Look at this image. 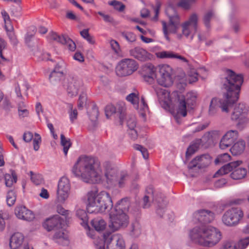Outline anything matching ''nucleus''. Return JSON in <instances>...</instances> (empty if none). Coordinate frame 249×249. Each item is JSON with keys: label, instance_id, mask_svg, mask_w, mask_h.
I'll list each match as a JSON object with an SVG mask.
<instances>
[{"label": "nucleus", "instance_id": "obj_34", "mask_svg": "<svg viewBox=\"0 0 249 249\" xmlns=\"http://www.w3.org/2000/svg\"><path fill=\"white\" fill-rule=\"evenodd\" d=\"M245 142L243 140H239L234 143L230 148V151L233 156H238L243 153L245 149Z\"/></svg>", "mask_w": 249, "mask_h": 249}, {"label": "nucleus", "instance_id": "obj_7", "mask_svg": "<svg viewBox=\"0 0 249 249\" xmlns=\"http://www.w3.org/2000/svg\"><path fill=\"white\" fill-rule=\"evenodd\" d=\"M138 68L137 62L132 59L126 58L122 60L116 67V72L120 77L132 74Z\"/></svg>", "mask_w": 249, "mask_h": 249}, {"label": "nucleus", "instance_id": "obj_28", "mask_svg": "<svg viewBox=\"0 0 249 249\" xmlns=\"http://www.w3.org/2000/svg\"><path fill=\"white\" fill-rule=\"evenodd\" d=\"M53 241L57 244L63 246H68L69 244V235L64 230H59L55 231L53 236Z\"/></svg>", "mask_w": 249, "mask_h": 249}, {"label": "nucleus", "instance_id": "obj_38", "mask_svg": "<svg viewBox=\"0 0 249 249\" xmlns=\"http://www.w3.org/2000/svg\"><path fill=\"white\" fill-rule=\"evenodd\" d=\"M64 72H57L52 71L49 75V79L53 85H57L60 82L61 80L64 77Z\"/></svg>", "mask_w": 249, "mask_h": 249}, {"label": "nucleus", "instance_id": "obj_51", "mask_svg": "<svg viewBox=\"0 0 249 249\" xmlns=\"http://www.w3.org/2000/svg\"><path fill=\"white\" fill-rule=\"evenodd\" d=\"M121 35L128 42H133L136 40V36L132 32H122Z\"/></svg>", "mask_w": 249, "mask_h": 249}, {"label": "nucleus", "instance_id": "obj_15", "mask_svg": "<svg viewBox=\"0 0 249 249\" xmlns=\"http://www.w3.org/2000/svg\"><path fill=\"white\" fill-rule=\"evenodd\" d=\"M211 163V157L208 154L197 156L188 164L190 170H199L208 167Z\"/></svg>", "mask_w": 249, "mask_h": 249}, {"label": "nucleus", "instance_id": "obj_64", "mask_svg": "<svg viewBox=\"0 0 249 249\" xmlns=\"http://www.w3.org/2000/svg\"><path fill=\"white\" fill-rule=\"evenodd\" d=\"M221 249H236V247L234 243L227 242L224 244Z\"/></svg>", "mask_w": 249, "mask_h": 249}, {"label": "nucleus", "instance_id": "obj_1", "mask_svg": "<svg viewBox=\"0 0 249 249\" xmlns=\"http://www.w3.org/2000/svg\"><path fill=\"white\" fill-rule=\"evenodd\" d=\"M224 77L221 78V89L223 92L224 100L213 98L211 101L209 115L213 116L218 109L228 112L231 107L239 99L241 87L244 81L243 75L237 74L233 71L226 69Z\"/></svg>", "mask_w": 249, "mask_h": 249}, {"label": "nucleus", "instance_id": "obj_11", "mask_svg": "<svg viewBox=\"0 0 249 249\" xmlns=\"http://www.w3.org/2000/svg\"><path fill=\"white\" fill-rule=\"evenodd\" d=\"M105 111L107 118L114 114L115 117L119 119V124H123L126 115V108L124 103L117 104L116 107L112 105H108L106 107Z\"/></svg>", "mask_w": 249, "mask_h": 249}, {"label": "nucleus", "instance_id": "obj_48", "mask_svg": "<svg viewBox=\"0 0 249 249\" xmlns=\"http://www.w3.org/2000/svg\"><path fill=\"white\" fill-rule=\"evenodd\" d=\"M16 200V196L15 193L11 190L8 192L7 197H6V201L7 204L9 206H11L15 204V202Z\"/></svg>", "mask_w": 249, "mask_h": 249}, {"label": "nucleus", "instance_id": "obj_42", "mask_svg": "<svg viewBox=\"0 0 249 249\" xmlns=\"http://www.w3.org/2000/svg\"><path fill=\"white\" fill-rule=\"evenodd\" d=\"M214 16V13L213 10H209L203 16L202 18L203 23L207 29L211 28V20Z\"/></svg>", "mask_w": 249, "mask_h": 249}, {"label": "nucleus", "instance_id": "obj_10", "mask_svg": "<svg viewBox=\"0 0 249 249\" xmlns=\"http://www.w3.org/2000/svg\"><path fill=\"white\" fill-rule=\"evenodd\" d=\"M82 85V80L75 75H69L64 82V86L67 87L68 94L71 97L78 94Z\"/></svg>", "mask_w": 249, "mask_h": 249}, {"label": "nucleus", "instance_id": "obj_59", "mask_svg": "<svg viewBox=\"0 0 249 249\" xmlns=\"http://www.w3.org/2000/svg\"><path fill=\"white\" fill-rule=\"evenodd\" d=\"M41 137L37 133H35V138L33 139L34 149L37 151L39 148V143L41 142Z\"/></svg>", "mask_w": 249, "mask_h": 249}, {"label": "nucleus", "instance_id": "obj_19", "mask_svg": "<svg viewBox=\"0 0 249 249\" xmlns=\"http://www.w3.org/2000/svg\"><path fill=\"white\" fill-rule=\"evenodd\" d=\"M198 16L196 14H192L188 20L182 25V33L186 37H188L191 34V30L193 29L195 32H196L198 22Z\"/></svg>", "mask_w": 249, "mask_h": 249}, {"label": "nucleus", "instance_id": "obj_54", "mask_svg": "<svg viewBox=\"0 0 249 249\" xmlns=\"http://www.w3.org/2000/svg\"><path fill=\"white\" fill-rule=\"evenodd\" d=\"M126 124L129 129L135 128L136 126L135 117L133 115L129 116L126 121Z\"/></svg>", "mask_w": 249, "mask_h": 249}, {"label": "nucleus", "instance_id": "obj_50", "mask_svg": "<svg viewBox=\"0 0 249 249\" xmlns=\"http://www.w3.org/2000/svg\"><path fill=\"white\" fill-rule=\"evenodd\" d=\"M67 107L69 108L70 119L71 123H73L77 117V111L76 109L72 110V105L70 103L67 104Z\"/></svg>", "mask_w": 249, "mask_h": 249}, {"label": "nucleus", "instance_id": "obj_57", "mask_svg": "<svg viewBox=\"0 0 249 249\" xmlns=\"http://www.w3.org/2000/svg\"><path fill=\"white\" fill-rule=\"evenodd\" d=\"M98 14L101 16L105 22L107 23H113L114 22V18L111 16L105 14L102 12L99 11L97 12Z\"/></svg>", "mask_w": 249, "mask_h": 249}, {"label": "nucleus", "instance_id": "obj_29", "mask_svg": "<svg viewBox=\"0 0 249 249\" xmlns=\"http://www.w3.org/2000/svg\"><path fill=\"white\" fill-rule=\"evenodd\" d=\"M157 203V213L160 217H162L165 212L167 203L164 199V195L160 193L157 195V198H155Z\"/></svg>", "mask_w": 249, "mask_h": 249}, {"label": "nucleus", "instance_id": "obj_63", "mask_svg": "<svg viewBox=\"0 0 249 249\" xmlns=\"http://www.w3.org/2000/svg\"><path fill=\"white\" fill-rule=\"evenodd\" d=\"M65 69V64L63 62H58L55 66L54 69L53 71H55L57 72H64Z\"/></svg>", "mask_w": 249, "mask_h": 249}, {"label": "nucleus", "instance_id": "obj_25", "mask_svg": "<svg viewBox=\"0 0 249 249\" xmlns=\"http://www.w3.org/2000/svg\"><path fill=\"white\" fill-rule=\"evenodd\" d=\"M194 218L198 222L205 224L211 222L214 218V213L210 211L200 210L193 214Z\"/></svg>", "mask_w": 249, "mask_h": 249}, {"label": "nucleus", "instance_id": "obj_24", "mask_svg": "<svg viewBox=\"0 0 249 249\" xmlns=\"http://www.w3.org/2000/svg\"><path fill=\"white\" fill-rule=\"evenodd\" d=\"M170 22V32L175 33L177 26L179 22V17L175 8L172 6H168L165 11Z\"/></svg>", "mask_w": 249, "mask_h": 249}, {"label": "nucleus", "instance_id": "obj_13", "mask_svg": "<svg viewBox=\"0 0 249 249\" xmlns=\"http://www.w3.org/2000/svg\"><path fill=\"white\" fill-rule=\"evenodd\" d=\"M71 189L69 179L65 177L59 180L57 189V197L61 202H64L68 197Z\"/></svg>", "mask_w": 249, "mask_h": 249}, {"label": "nucleus", "instance_id": "obj_41", "mask_svg": "<svg viewBox=\"0 0 249 249\" xmlns=\"http://www.w3.org/2000/svg\"><path fill=\"white\" fill-rule=\"evenodd\" d=\"M130 178L128 173L126 171H122L119 173L116 185H117L120 188H123L127 180Z\"/></svg>", "mask_w": 249, "mask_h": 249}, {"label": "nucleus", "instance_id": "obj_14", "mask_svg": "<svg viewBox=\"0 0 249 249\" xmlns=\"http://www.w3.org/2000/svg\"><path fill=\"white\" fill-rule=\"evenodd\" d=\"M248 111V107L245 104L239 103L235 107L231 119L232 120L238 121V125L246 123L248 121L247 118Z\"/></svg>", "mask_w": 249, "mask_h": 249}, {"label": "nucleus", "instance_id": "obj_20", "mask_svg": "<svg viewBox=\"0 0 249 249\" xmlns=\"http://www.w3.org/2000/svg\"><path fill=\"white\" fill-rule=\"evenodd\" d=\"M156 68L151 63H146L141 68V75L143 80L149 83H152L155 78Z\"/></svg>", "mask_w": 249, "mask_h": 249}, {"label": "nucleus", "instance_id": "obj_47", "mask_svg": "<svg viewBox=\"0 0 249 249\" xmlns=\"http://www.w3.org/2000/svg\"><path fill=\"white\" fill-rule=\"evenodd\" d=\"M126 99L128 101L130 102L133 105L134 107L136 109H138L139 98L136 93H131L129 94L127 96Z\"/></svg>", "mask_w": 249, "mask_h": 249}, {"label": "nucleus", "instance_id": "obj_40", "mask_svg": "<svg viewBox=\"0 0 249 249\" xmlns=\"http://www.w3.org/2000/svg\"><path fill=\"white\" fill-rule=\"evenodd\" d=\"M90 223L91 226L98 231H102L106 228V223L102 219H94L91 221Z\"/></svg>", "mask_w": 249, "mask_h": 249}, {"label": "nucleus", "instance_id": "obj_3", "mask_svg": "<svg viewBox=\"0 0 249 249\" xmlns=\"http://www.w3.org/2000/svg\"><path fill=\"white\" fill-rule=\"evenodd\" d=\"M113 206V203L108 193L101 191L97 194L96 189L92 190L88 194V204L87 210L88 213H103L110 210Z\"/></svg>", "mask_w": 249, "mask_h": 249}, {"label": "nucleus", "instance_id": "obj_6", "mask_svg": "<svg viewBox=\"0 0 249 249\" xmlns=\"http://www.w3.org/2000/svg\"><path fill=\"white\" fill-rule=\"evenodd\" d=\"M243 216L244 213L240 208L233 207L225 212L222 221L225 225L233 227L239 223Z\"/></svg>", "mask_w": 249, "mask_h": 249}, {"label": "nucleus", "instance_id": "obj_61", "mask_svg": "<svg viewBox=\"0 0 249 249\" xmlns=\"http://www.w3.org/2000/svg\"><path fill=\"white\" fill-rule=\"evenodd\" d=\"M6 47V42L3 39L0 38V57L3 60V61L6 63H9V60H7L2 55V51Z\"/></svg>", "mask_w": 249, "mask_h": 249}, {"label": "nucleus", "instance_id": "obj_39", "mask_svg": "<svg viewBox=\"0 0 249 249\" xmlns=\"http://www.w3.org/2000/svg\"><path fill=\"white\" fill-rule=\"evenodd\" d=\"M88 114L93 127H95L97 125V120L99 115L98 109L96 105H93L91 111L88 112Z\"/></svg>", "mask_w": 249, "mask_h": 249}, {"label": "nucleus", "instance_id": "obj_8", "mask_svg": "<svg viewBox=\"0 0 249 249\" xmlns=\"http://www.w3.org/2000/svg\"><path fill=\"white\" fill-rule=\"evenodd\" d=\"M175 74L173 69L168 65H163L160 67L159 76L157 78L158 84L164 87H169L172 85Z\"/></svg>", "mask_w": 249, "mask_h": 249}, {"label": "nucleus", "instance_id": "obj_60", "mask_svg": "<svg viewBox=\"0 0 249 249\" xmlns=\"http://www.w3.org/2000/svg\"><path fill=\"white\" fill-rule=\"evenodd\" d=\"M249 244V236L240 240L238 244L239 249H245Z\"/></svg>", "mask_w": 249, "mask_h": 249}, {"label": "nucleus", "instance_id": "obj_35", "mask_svg": "<svg viewBox=\"0 0 249 249\" xmlns=\"http://www.w3.org/2000/svg\"><path fill=\"white\" fill-rule=\"evenodd\" d=\"M221 134V132L219 130H212L206 133L202 137V139L205 142L211 143L217 140Z\"/></svg>", "mask_w": 249, "mask_h": 249}, {"label": "nucleus", "instance_id": "obj_45", "mask_svg": "<svg viewBox=\"0 0 249 249\" xmlns=\"http://www.w3.org/2000/svg\"><path fill=\"white\" fill-rule=\"evenodd\" d=\"M29 89V85L25 83L24 84H23L22 86H21V88H20L18 84L17 85V86L15 87V92L17 94V96L18 97L20 98V99H22V94H21V89H22V90H24V94L27 96L28 95V90Z\"/></svg>", "mask_w": 249, "mask_h": 249}, {"label": "nucleus", "instance_id": "obj_32", "mask_svg": "<svg viewBox=\"0 0 249 249\" xmlns=\"http://www.w3.org/2000/svg\"><path fill=\"white\" fill-rule=\"evenodd\" d=\"M24 236L21 233H15L10 240L9 246L11 249H17L22 244Z\"/></svg>", "mask_w": 249, "mask_h": 249}, {"label": "nucleus", "instance_id": "obj_27", "mask_svg": "<svg viewBox=\"0 0 249 249\" xmlns=\"http://www.w3.org/2000/svg\"><path fill=\"white\" fill-rule=\"evenodd\" d=\"M131 56L141 61H146L150 59L151 54L145 50L140 47H136L129 50Z\"/></svg>", "mask_w": 249, "mask_h": 249}, {"label": "nucleus", "instance_id": "obj_22", "mask_svg": "<svg viewBox=\"0 0 249 249\" xmlns=\"http://www.w3.org/2000/svg\"><path fill=\"white\" fill-rule=\"evenodd\" d=\"M50 38L62 44L66 45L69 50L74 51L76 49L75 43L67 36L58 35L56 33L52 32L49 33Z\"/></svg>", "mask_w": 249, "mask_h": 249}, {"label": "nucleus", "instance_id": "obj_44", "mask_svg": "<svg viewBox=\"0 0 249 249\" xmlns=\"http://www.w3.org/2000/svg\"><path fill=\"white\" fill-rule=\"evenodd\" d=\"M5 184L8 187H11L13 183H16L17 180V176L13 172L12 175L6 174L4 176Z\"/></svg>", "mask_w": 249, "mask_h": 249}, {"label": "nucleus", "instance_id": "obj_52", "mask_svg": "<svg viewBox=\"0 0 249 249\" xmlns=\"http://www.w3.org/2000/svg\"><path fill=\"white\" fill-rule=\"evenodd\" d=\"M76 216L84 223H86L88 221V215L86 212L82 209L77 210L76 213Z\"/></svg>", "mask_w": 249, "mask_h": 249}, {"label": "nucleus", "instance_id": "obj_43", "mask_svg": "<svg viewBox=\"0 0 249 249\" xmlns=\"http://www.w3.org/2000/svg\"><path fill=\"white\" fill-rule=\"evenodd\" d=\"M5 30L7 32V35L8 36V37L9 39L11 41V43L13 45H17L18 42V39L17 38L16 36L15 35V34L13 32V27L10 26V28L9 29L8 28V25H5Z\"/></svg>", "mask_w": 249, "mask_h": 249}, {"label": "nucleus", "instance_id": "obj_18", "mask_svg": "<svg viewBox=\"0 0 249 249\" xmlns=\"http://www.w3.org/2000/svg\"><path fill=\"white\" fill-rule=\"evenodd\" d=\"M104 167L106 170L105 176L107 183L111 186H116L119 171L117 168L112 167L108 162L105 163Z\"/></svg>", "mask_w": 249, "mask_h": 249}, {"label": "nucleus", "instance_id": "obj_36", "mask_svg": "<svg viewBox=\"0 0 249 249\" xmlns=\"http://www.w3.org/2000/svg\"><path fill=\"white\" fill-rule=\"evenodd\" d=\"M141 226L137 221L132 222L129 227V233L132 237H138L141 234Z\"/></svg>", "mask_w": 249, "mask_h": 249}, {"label": "nucleus", "instance_id": "obj_30", "mask_svg": "<svg viewBox=\"0 0 249 249\" xmlns=\"http://www.w3.org/2000/svg\"><path fill=\"white\" fill-rule=\"evenodd\" d=\"M130 206V198L125 197L119 201L115 206V212L119 213H126L128 211Z\"/></svg>", "mask_w": 249, "mask_h": 249}, {"label": "nucleus", "instance_id": "obj_23", "mask_svg": "<svg viewBox=\"0 0 249 249\" xmlns=\"http://www.w3.org/2000/svg\"><path fill=\"white\" fill-rule=\"evenodd\" d=\"M15 214L18 219L28 221H31L35 218L32 211L23 205L17 206L15 209Z\"/></svg>", "mask_w": 249, "mask_h": 249}, {"label": "nucleus", "instance_id": "obj_55", "mask_svg": "<svg viewBox=\"0 0 249 249\" xmlns=\"http://www.w3.org/2000/svg\"><path fill=\"white\" fill-rule=\"evenodd\" d=\"M87 101V96L85 93L80 95L78 100V107L79 109H82L86 106Z\"/></svg>", "mask_w": 249, "mask_h": 249}, {"label": "nucleus", "instance_id": "obj_62", "mask_svg": "<svg viewBox=\"0 0 249 249\" xmlns=\"http://www.w3.org/2000/svg\"><path fill=\"white\" fill-rule=\"evenodd\" d=\"M57 212L58 213L66 216V219L68 220L69 219V217H68V215L70 213V211L68 210H65L64 208H63L61 206H58L57 207Z\"/></svg>", "mask_w": 249, "mask_h": 249}, {"label": "nucleus", "instance_id": "obj_12", "mask_svg": "<svg viewBox=\"0 0 249 249\" xmlns=\"http://www.w3.org/2000/svg\"><path fill=\"white\" fill-rule=\"evenodd\" d=\"M205 237V245L204 246L212 247L216 244L221 239L220 231L216 228L206 226Z\"/></svg>", "mask_w": 249, "mask_h": 249}, {"label": "nucleus", "instance_id": "obj_46", "mask_svg": "<svg viewBox=\"0 0 249 249\" xmlns=\"http://www.w3.org/2000/svg\"><path fill=\"white\" fill-rule=\"evenodd\" d=\"M61 144L63 146V151L65 155L67 154L68 150L71 147V143L70 140H67L63 134L60 135Z\"/></svg>", "mask_w": 249, "mask_h": 249}, {"label": "nucleus", "instance_id": "obj_31", "mask_svg": "<svg viewBox=\"0 0 249 249\" xmlns=\"http://www.w3.org/2000/svg\"><path fill=\"white\" fill-rule=\"evenodd\" d=\"M203 142H205L203 139H196L192 141L186 152V158H188L196 152Z\"/></svg>", "mask_w": 249, "mask_h": 249}, {"label": "nucleus", "instance_id": "obj_17", "mask_svg": "<svg viewBox=\"0 0 249 249\" xmlns=\"http://www.w3.org/2000/svg\"><path fill=\"white\" fill-rule=\"evenodd\" d=\"M64 225L63 219L58 215L47 218L43 223V226L48 231H58L62 229Z\"/></svg>", "mask_w": 249, "mask_h": 249}, {"label": "nucleus", "instance_id": "obj_9", "mask_svg": "<svg viewBox=\"0 0 249 249\" xmlns=\"http://www.w3.org/2000/svg\"><path fill=\"white\" fill-rule=\"evenodd\" d=\"M103 237L107 249H125L124 241L120 234H112L110 232L106 231Z\"/></svg>", "mask_w": 249, "mask_h": 249}, {"label": "nucleus", "instance_id": "obj_49", "mask_svg": "<svg viewBox=\"0 0 249 249\" xmlns=\"http://www.w3.org/2000/svg\"><path fill=\"white\" fill-rule=\"evenodd\" d=\"M108 4L110 5L113 6L114 8L119 12H122L125 9V5L121 2L113 0L109 2Z\"/></svg>", "mask_w": 249, "mask_h": 249}, {"label": "nucleus", "instance_id": "obj_58", "mask_svg": "<svg viewBox=\"0 0 249 249\" xmlns=\"http://www.w3.org/2000/svg\"><path fill=\"white\" fill-rule=\"evenodd\" d=\"M31 179L36 185H39L42 182V178L38 175H35L32 171H30Z\"/></svg>", "mask_w": 249, "mask_h": 249}, {"label": "nucleus", "instance_id": "obj_26", "mask_svg": "<svg viewBox=\"0 0 249 249\" xmlns=\"http://www.w3.org/2000/svg\"><path fill=\"white\" fill-rule=\"evenodd\" d=\"M155 191L153 186L149 185L146 188L145 195L142 200V206L143 208H148L151 206V201H155V198H157V195L160 193L155 195Z\"/></svg>", "mask_w": 249, "mask_h": 249}, {"label": "nucleus", "instance_id": "obj_37", "mask_svg": "<svg viewBox=\"0 0 249 249\" xmlns=\"http://www.w3.org/2000/svg\"><path fill=\"white\" fill-rule=\"evenodd\" d=\"M178 98L179 112L182 116L185 117L187 115L186 104H187V101H186L185 96L181 94L178 95Z\"/></svg>", "mask_w": 249, "mask_h": 249}, {"label": "nucleus", "instance_id": "obj_56", "mask_svg": "<svg viewBox=\"0 0 249 249\" xmlns=\"http://www.w3.org/2000/svg\"><path fill=\"white\" fill-rule=\"evenodd\" d=\"M9 216L6 213H0V231H2L5 227V219H7Z\"/></svg>", "mask_w": 249, "mask_h": 249}, {"label": "nucleus", "instance_id": "obj_53", "mask_svg": "<svg viewBox=\"0 0 249 249\" xmlns=\"http://www.w3.org/2000/svg\"><path fill=\"white\" fill-rule=\"evenodd\" d=\"M196 94L194 92H188L187 94V104L193 105L196 101Z\"/></svg>", "mask_w": 249, "mask_h": 249}, {"label": "nucleus", "instance_id": "obj_4", "mask_svg": "<svg viewBox=\"0 0 249 249\" xmlns=\"http://www.w3.org/2000/svg\"><path fill=\"white\" fill-rule=\"evenodd\" d=\"M242 163L241 160L231 162L219 169L215 173L214 177H217L218 175L227 174L232 171L230 176L232 179L235 180L242 179L246 177L247 171L245 168H238Z\"/></svg>", "mask_w": 249, "mask_h": 249}, {"label": "nucleus", "instance_id": "obj_33", "mask_svg": "<svg viewBox=\"0 0 249 249\" xmlns=\"http://www.w3.org/2000/svg\"><path fill=\"white\" fill-rule=\"evenodd\" d=\"M156 55L160 58H177L181 60L183 62H187L188 61L184 57L171 51H162L156 53Z\"/></svg>", "mask_w": 249, "mask_h": 249}, {"label": "nucleus", "instance_id": "obj_21", "mask_svg": "<svg viewBox=\"0 0 249 249\" xmlns=\"http://www.w3.org/2000/svg\"><path fill=\"white\" fill-rule=\"evenodd\" d=\"M238 132L237 130H229L222 138L219 143V147L222 149H225L231 144L237 140Z\"/></svg>", "mask_w": 249, "mask_h": 249}, {"label": "nucleus", "instance_id": "obj_2", "mask_svg": "<svg viewBox=\"0 0 249 249\" xmlns=\"http://www.w3.org/2000/svg\"><path fill=\"white\" fill-rule=\"evenodd\" d=\"M99 166V161L95 158L80 157L74 165L72 172L86 183H97L101 180V177L96 171Z\"/></svg>", "mask_w": 249, "mask_h": 249}, {"label": "nucleus", "instance_id": "obj_5", "mask_svg": "<svg viewBox=\"0 0 249 249\" xmlns=\"http://www.w3.org/2000/svg\"><path fill=\"white\" fill-rule=\"evenodd\" d=\"M109 219L108 226L113 231L126 228L129 223V217L124 213L111 212Z\"/></svg>", "mask_w": 249, "mask_h": 249}, {"label": "nucleus", "instance_id": "obj_16", "mask_svg": "<svg viewBox=\"0 0 249 249\" xmlns=\"http://www.w3.org/2000/svg\"><path fill=\"white\" fill-rule=\"evenodd\" d=\"M206 226H196L190 232V237L195 243L204 246L205 245V236Z\"/></svg>", "mask_w": 249, "mask_h": 249}]
</instances>
